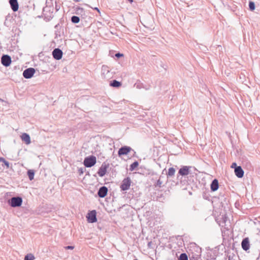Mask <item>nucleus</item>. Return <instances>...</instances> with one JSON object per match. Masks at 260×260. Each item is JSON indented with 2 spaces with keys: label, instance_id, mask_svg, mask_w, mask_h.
I'll return each mask as SVG.
<instances>
[{
  "label": "nucleus",
  "instance_id": "9d476101",
  "mask_svg": "<svg viewBox=\"0 0 260 260\" xmlns=\"http://www.w3.org/2000/svg\"><path fill=\"white\" fill-rule=\"evenodd\" d=\"M53 58L56 60H59L62 58V51L59 48H55L52 52Z\"/></svg>",
  "mask_w": 260,
  "mask_h": 260
},
{
  "label": "nucleus",
  "instance_id": "f257e3e1",
  "mask_svg": "<svg viewBox=\"0 0 260 260\" xmlns=\"http://www.w3.org/2000/svg\"><path fill=\"white\" fill-rule=\"evenodd\" d=\"M201 252V248L199 246L196 245L191 246L188 251L189 260H202Z\"/></svg>",
  "mask_w": 260,
  "mask_h": 260
},
{
  "label": "nucleus",
  "instance_id": "2f4dec72",
  "mask_svg": "<svg viewBox=\"0 0 260 260\" xmlns=\"http://www.w3.org/2000/svg\"><path fill=\"white\" fill-rule=\"evenodd\" d=\"M65 248L66 249H73L74 247L72 246H68L65 247Z\"/></svg>",
  "mask_w": 260,
  "mask_h": 260
},
{
  "label": "nucleus",
  "instance_id": "20e7f679",
  "mask_svg": "<svg viewBox=\"0 0 260 260\" xmlns=\"http://www.w3.org/2000/svg\"><path fill=\"white\" fill-rule=\"evenodd\" d=\"M132 181L129 177L124 178L120 185V189L121 190L125 191L128 190L131 186Z\"/></svg>",
  "mask_w": 260,
  "mask_h": 260
},
{
  "label": "nucleus",
  "instance_id": "c9c22d12",
  "mask_svg": "<svg viewBox=\"0 0 260 260\" xmlns=\"http://www.w3.org/2000/svg\"><path fill=\"white\" fill-rule=\"evenodd\" d=\"M2 157H0V164L2 163Z\"/></svg>",
  "mask_w": 260,
  "mask_h": 260
},
{
  "label": "nucleus",
  "instance_id": "4468645a",
  "mask_svg": "<svg viewBox=\"0 0 260 260\" xmlns=\"http://www.w3.org/2000/svg\"><path fill=\"white\" fill-rule=\"evenodd\" d=\"M9 3L11 6L12 10L14 12H16L17 11H18L19 8V5L17 0H10Z\"/></svg>",
  "mask_w": 260,
  "mask_h": 260
},
{
  "label": "nucleus",
  "instance_id": "bb28decb",
  "mask_svg": "<svg viewBox=\"0 0 260 260\" xmlns=\"http://www.w3.org/2000/svg\"><path fill=\"white\" fill-rule=\"evenodd\" d=\"M35 259V256L33 254L29 253L27 254L24 257V260H34Z\"/></svg>",
  "mask_w": 260,
  "mask_h": 260
},
{
  "label": "nucleus",
  "instance_id": "c756f323",
  "mask_svg": "<svg viewBox=\"0 0 260 260\" xmlns=\"http://www.w3.org/2000/svg\"><path fill=\"white\" fill-rule=\"evenodd\" d=\"M162 184V182L160 180V179H158L157 181L155 186L156 187H161Z\"/></svg>",
  "mask_w": 260,
  "mask_h": 260
},
{
  "label": "nucleus",
  "instance_id": "a878e982",
  "mask_svg": "<svg viewBox=\"0 0 260 260\" xmlns=\"http://www.w3.org/2000/svg\"><path fill=\"white\" fill-rule=\"evenodd\" d=\"M71 21L73 23H77L79 22L80 21V18L78 16H73L72 17H71Z\"/></svg>",
  "mask_w": 260,
  "mask_h": 260
},
{
  "label": "nucleus",
  "instance_id": "6e6552de",
  "mask_svg": "<svg viewBox=\"0 0 260 260\" xmlns=\"http://www.w3.org/2000/svg\"><path fill=\"white\" fill-rule=\"evenodd\" d=\"M191 168V166H187L182 167L178 171V174L182 176L188 175L190 173V169Z\"/></svg>",
  "mask_w": 260,
  "mask_h": 260
},
{
  "label": "nucleus",
  "instance_id": "f03ea898",
  "mask_svg": "<svg viewBox=\"0 0 260 260\" xmlns=\"http://www.w3.org/2000/svg\"><path fill=\"white\" fill-rule=\"evenodd\" d=\"M96 157L92 155L85 158L83 163L86 167L90 168L96 164Z\"/></svg>",
  "mask_w": 260,
  "mask_h": 260
},
{
  "label": "nucleus",
  "instance_id": "cd10ccee",
  "mask_svg": "<svg viewBox=\"0 0 260 260\" xmlns=\"http://www.w3.org/2000/svg\"><path fill=\"white\" fill-rule=\"evenodd\" d=\"M179 260H188L187 255L186 253H181L178 258Z\"/></svg>",
  "mask_w": 260,
  "mask_h": 260
},
{
  "label": "nucleus",
  "instance_id": "0eeeda50",
  "mask_svg": "<svg viewBox=\"0 0 260 260\" xmlns=\"http://www.w3.org/2000/svg\"><path fill=\"white\" fill-rule=\"evenodd\" d=\"M11 58L8 55H3L1 58V63L5 67H9L11 63Z\"/></svg>",
  "mask_w": 260,
  "mask_h": 260
},
{
  "label": "nucleus",
  "instance_id": "72a5a7b5",
  "mask_svg": "<svg viewBox=\"0 0 260 260\" xmlns=\"http://www.w3.org/2000/svg\"><path fill=\"white\" fill-rule=\"evenodd\" d=\"M49 9V8H44V9H43V14H44V15L45 16H46V15H47V14L45 13V12H46V10H47V9Z\"/></svg>",
  "mask_w": 260,
  "mask_h": 260
},
{
  "label": "nucleus",
  "instance_id": "7ed1b4c3",
  "mask_svg": "<svg viewBox=\"0 0 260 260\" xmlns=\"http://www.w3.org/2000/svg\"><path fill=\"white\" fill-rule=\"evenodd\" d=\"M22 203V199L21 197H12L10 200V204L12 207H20Z\"/></svg>",
  "mask_w": 260,
  "mask_h": 260
},
{
  "label": "nucleus",
  "instance_id": "4c0bfd02",
  "mask_svg": "<svg viewBox=\"0 0 260 260\" xmlns=\"http://www.w3.org/2000/svg\"><path fill=\"white\" fill-rule=\"evenodd\" d=\"M134 260H138V259H134Z\"/></svg>",
  "mask_w": 260,
  "mask_h": 260
},
{
  "label": "nucleus",
  "instance_id": "a211bd4d",
  "mask_svg": "<svg viewBox=\"0 0 260 260\" xmlns=\"http://www.w3.org/2000/svg\"><path fill=\"white\" fill-rule=\"evenodd\" d=\"M21 139L23 141L25 142L26 144H29L31 142L30 138L28 134L23 133L21 136Z\"/></svg>",
  "mask_w": 260,
  "mask_h": 260
},
{
  "label": "nucleus",
  "instance_id": "412c9836",
  "mask_svg": "<svg viewBox=\"0 0 260 260\" xmlns=\"http://www.w3.org/2000/svg\"><path fill=\"white\" fill-rule=\"evenodd\" d=\"M138 165H139V163L137 161L134 162L133 164H132L130 165L129 170L131 171H133L135 170L138 167Z\"/></svg>",
  "mask_w": 260,
  "mask_h": 260
},
{
  "label": "nucleus",
  "instance_id": "ddd939ff",
  "mask_svg": "<svg viewBox=\"0 0 260 260\" xmlns=\"http://www.w3.org/2000/svg\"><path fill=\"white\" fill-rule=\"evenodd\" d=\"M108 192V188L107 187L104 186L100 188L98 194L100 198H104L106 196Z\"/></svg>",
  "mask_w": 260,
  "mask_h": 260
},
{
  "label": "nucleus",
  "instance_id": "f704fd0d",
  "mask_svg": "<svg viewBox=\"0 0 260 260\" xmlns=\"http://www.w3.org/2000/svg\"><path fill=\"white\" fill-rule=\"evenodd\" d=\"M94 9L98 11L100 13V10L98 8L95 7L94 8Z\"/></svg>",
  "mask_w": 260,
  "mask_h": 260
},
{
  "label": "nucleus",
  "instance_id": "c85d7f7f",
  "mask_svg": "<svg viewBox=\"0 0 260 260\" xmlns=\"http://www.w3.org/2000/svg\"><path fill=\"white\" fill-rule=\"evenodd\" d=\"M249 8L250 11H253L255 9V4L253 2H249Z\"/></svg>",
  "mask_w": 260,
  "mask_h": 260
},
{
  "label": "nucleus",
  "instance_id": "f3484780",
  "mask_svg": "<svg viewBox=\"0 0 260 260\" xmlns=\"http://www.w3.org/2000/svg\"><path fill=\"white\" fill-rule=\"evenodd\" d=\"M242 247L244 250H247L249 249V242L247 238L244 239L241 243Z\"/></svg>",
  "mask_w": 260,
  "mask_h": 260
},
{
  "label": "nucleus",
  "instance_id": "aec40b11",
  "mask_svg": "<svg viewBox=\"0 0 260 260\" xmlns=\"http://www.w3.org/2000/svg\"><path fill=\"white\" fill-rule=\"evenodd\" d=\"M110 70L107 66H103L102 67V73L103 75H106L109 73Z\"/></svg>",
  "mask_w": 260,
  "mask_h": 260
},
{
  "label": "nucleus",
  "instance_id": "9b49d317",
  "mask_svg": "<svg viewBox=\"0 0 260 260\" xmlns=\"http://www.w3.org/2000/svg\"><path fill=\"white\" fill-rule=\"evenodd\" d=\"M132 150V148L129 146H123L121 147L118 152V154L119 156L121 155L127 154Z\"/></svg>",
  "mask_w": 260,
  "mask_h": 260
},
{
  "label": "nucleus",
  "instance_id": "5701e85b",
  "mask_svg": "<svg viewBox=\"0 0 260 260\" xmlns=\"http://www.w3.org/2000/svg\"><path fill=\"white\" fill-rule=\"evenodd\" d=\"M175 173V169L174 168H170L167 173V175L170 177L173 176Z\"/></svg>",
  "mask_w": 260,
  "mask_h": 260
},
{
  "label": "nucleus",
  "instance_id": "dca6fc26",
  "mask_svg": "<svg viewBox=\"0 0 260 260\" xmlns=\"http://www.w3.org/2000/svg\"><path fill=\"white\" fill-rule=\"evenodd\" d=\"M211 190L213 191H216L218 187H219V184H218V181L216 179H214L211 184L210 185Z\"/></svg>",
  "mask_w": 260,
  "mask_h": 260
},
{
  "label": "nucleus",
  "instance_id": "b1692460",
  "mask_svg": "<svg viewBox=\"0 0 260 260\" xmlns=\"http://www.w3.org/2000/svg\"><path fill=\"white\" fill-rule=\"evenodd\" d=\"M75 10L76 11V13L78 15L82 14L84 12V9L79 6L76 7L75 8Z\"/></svg>",
  "mask_w": 260,
  "mask_h": 260
},
{
  "label": "nucleus",
  "instance_id": "423d86ee",
  "mask_svg": "<svg viewBox=\"0 0 260 260\" xmlns=\"http://www.w3.org/2000/svg\"><path fill=\"white\" fill-rule=\"evenodd\" d=\"M35 73V69L29 68L25 70L23 72V76L26 79L31 78Z\"/></svg>",
  "mask_w": 260,
  "mask_h": 260
},
{
  "label": "nucleus",
  "instance_id": "7c9ffc66",
  "mask_svg": "<svg viewBox=\"0 0 260 260\" xmlns=\"http://www.w3.org/2000/svg\"><path fill=\"white\" fill-rule=\"evenodd\" d=\"M238 166H237V164L236 162H233L232 164V166H231V168H234L235 169V168L236 167H237Z\"/></svg>",
  "mask_w": 260,
  "mask_h": 260
},
{
  "label": "nucleus",
  "instance_id": "f8f14e48",
  "mask_svg": "<svg viewBox=\"0 0 260 260\" xmlns=\"http://www.w3.org/2000/svg\"><path fill=\"white\" fill-rule=\"evenodd\" d=\"M108 167V164L103 163L100 168V169H99V171L98 172V175L100 177H103L106 174Z\"/></svg>",
  "mask_w": 260,
  "mask_h": 260
},
{
  "label": "nucleus",
  "instance_id": "e433bc0d",
  "mask_svg": "<svg viewBox=\"0 0 260 260\" xmlns=\"http://www.w3.org/2000/svg\"><path fill=\"white\" fill-rule=\"evenodd\" d=\"M76 2H79L78 0H75Z\"/></svg>",
  "mask_w": 260,
  "mask_h": 260
},
{
  "label": "nucleus",
  "instance_id": "6ab92c4d",
  "mask_svg": "<svg viewBox=\"0 0 260 260\" xmlns=\"http://www.w3.org/2000/svg\"><path fill=\"white\" fill-rule=\"evenodd\" d=\"M121 85V82H120L116 80H114L112 81L110 83V85L111 86L114 87H118L120 86Z\"/></svg>",
  "mask_w": 260,
  "mask_h": 260
},
{
  "label": "nucleus",
  "instance_id": "39448f33",
  "mask_svg": "<svg viewBox=\"0 0 260 260\" xmlns=\"http://www.w3.org/2000/svg\"><path fill=\"white\" fill-rule=\"evenodd\" d=\"M215 220L220 226L224 228L225 229L228 230V228L225 227L226 221L227 220L226 215H222L220 217H217Z\"/></svg>",
  "mask_w": 260,
  "mask_h": 260
},
{
  "label": "nucleus",
  "instance_id": "393cba45",
  "mask_svg": "<svg viewBox=\"0 0 260 260\" xmlns=\"http://www.w3.org/2000/svg\"><path fill=\"white\" fill-rule=\"evenodd\" d=\"M2 159L3 160H2V166H5L6 167L7 169L9 168V167H10L9 162L8 161L6 160L3 157H2Z\"/></svg>",
  "mask_w": 260,
  "mask_h": 260
},
{
  "label": "nucleus",
  "instance_id": "4be33fe9",
  "mask_svg": "<svg viewBox=\"0 0 260 260\" xmlns=\"http://www.w3.org/2000/svg\"><path fill=\"white\" fill-rule=\"evenodd\" d=\"M27 175L28 176V178L30 180H32L34 179V175H35V172L34 170H29L27 171Z\"/></svg>",
  "mask_w": 260,
  "mask_h": 260
},
{
  "label": "nucleus",
  "instance_id": "473e14b6",
  "mask_svg": "<svg viewBox=\"0 0 260 260\" xmlns=\"http://www.w3.org/2000/svg\"><path fill=\"white\" fill-rule=\"evenodd\" d=\"M123 56V54H121L120 53H117L115 54V56L117 57H120L121 56Z\"/></svg>",
  "mask_w": 260,
  "mask_h": 260
},
{
  "label": "nucleus",
  "instance_id": "58836bf2",
  "mask_svg": "<svg viewBox=\"0 0 260 260\" xmlns=\"http://www.w3.org/2000/svg\"><path fill=\"white\" fill-rule=\"evenodd\" d=\"M229 260H230V259L229 258Z\"/></svg>",
  "mask_w": 260,
  "mask_h": 260
},
{
  "label": "nucleus",
  "instance_id": "2eb2a0df",
  "mask_svg": "<svg viewBox=\"0 0 260 260\" xmlns=\"http://www.w3.org/2000/svg\"><path fill=\"white\" fill-rule=\"evenodd\" d=\"M235 173L236 176L239 178H242L244 176V171L241 166L235 168Z\"/></svg>",
  "mask_w": 260,
  "mask_h": 260
},
{
  "label": "nucleus",
  "instance_id": "1a4fd4ad",
  "mask_svg": "<svg viewBox=\"0 0 260 260\" xmlns=\"http://www.w3.org/2000/svg\"><path fill=\"white\" fill-rule=\"evenodd\" d=\"M96 212L95 210H92L87 214V218L88 221L90 223H94L97 221Z\"/></svg>",
  "mask_w": 260,
  "mask_h": 260
}]
</instances>
